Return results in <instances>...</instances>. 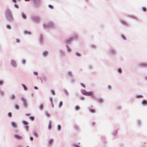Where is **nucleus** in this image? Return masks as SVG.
I'll return each instance as SVG.
<instances>
[{
  "label": "nucleus",
  "mask_w": 147,
  "mask_h": 147,
  "mask_svg": "<svg viewBox=\"0 0 147 147\" xmlns=\"http://www.w3.org/2000/svg\"><path fill=\"white\" fill-rule=\"evenodd\" d=\"M5 15L7 18L9 20H11L13 19V18L10 10L7 9L6 10Z\"/></svg>",
  "instance_id": "1"
},
{
  "label": "nucleus",
  "mask_w": 147,
  "mask_h": 147,
  "mask_svg": "<svg viewBox=\"0 0 147 147\" xmlns=\"http://www.w3.org/2000/svg\"><path fill=\"white\" fill-rule=\"evenodd\" d=\"M74 40L72 37H70L66 39L65 40V43L66 45H70L72 43Z\"/></svg>",
  "instance_id": "2"
},
{
  "label": "nucleus",
  "mask_w": 147,
  "mask_h": 147,
  "mask_svg": "<svg viewBox=\"0 0 147 147\" xmlns=\"http://www.w3.org/2000/svg\"><path fill=\"white\" fill-rule=\"evenodd\" d=\"M116 49L113 47H111L109 50V53L112 56L115 55L116 54Z\"/></svg>",
  "instance_id": "3"
},
{
  "label": "nucleus",
  "mask_w": 147,
  "mask_h": 147,
  "mask_svg": "<svg viewBox=\"0 0 147 147\" xmlns=\"http://www.w3.org/2000/svg\"><path fill=\"white\" fill-rule=\"evenodd\" d=\"M86 96H90L92 98H94L95 97V96L93 92L90 91L89 92H86Z\"/></svg>",
  "instance_id": "4"
},
{
  "label": "nucleus",
  "mask_w": 147,
  "mask_h": 147,
  "mask_svg": "<svg viewBox=\"0 0 147 147\" xmlns=\"http://www.w3.org/2000/svg\"><path fill=\"white\" fill-rule=\"evenodd\" d=\"M136 125L138 127L140 128L142 125V120L140 119H138L136 120Z\"/></svg>",
  "instance_id": "5"
},
{
  "label": "nucleus",
  "mask_w": 147,
  "mask_h": 147,
  "mask_svg": "<svg viewBox=\"0 0 147 147\" xmlns=\"http://www.w3.org/2000/svg\"><path fill=\"white\" fill-rule=\"evenodd\" d=\"M72 36L71 37H72L74 40H76L78 38V35L76 33L73 32L71 34Z\"/></svg>",
  "instance_id": "6"
},
{
  "label": "nucleus",
  "mask_w": 147,
  "mask_h": 147,
  "mask_svg": "<svg viewBox=\"0 0 147 147\" xmlns=\"http://www.w3.org/2000/svg\"><path fill=\"white\" fill-rule=\"evenodd\" d=\"M120 22L122 25L125 26L127 27L129 26V24L128 23L122 19H121L120 20Z\"/></svg>",
  "instance_id": "7"
},
{
  "label": "nucleus",
  "mask_w": 147,
  "mask_h": 147,
  "mask_svg": "<svg viewBox=\"0 0 147 147\" xmlns=\"http://www.w3.org/2000/svg\"><path fill=\"white\" fill-rule=\"evenodd\" d=\"M73 127L74 129L77 131H80V128L78 125L76 124H74Z\"/></svg>",
  "instance_id": "8"
},
{
  "label": "nucleus",
  "mask_w": 147,
  "mask_h": 147,
  "mask_svg": "<svg viewBox=\"0 0 147 147\" xmlns=\"http://www.w3.org/2000/svg\"><path fill=\"white\" fill-rule=\"evenodd\" d=\"M139 67L143 68H146L147 67V63H141L138 64Z\"/></svg>",
  "instance_id": "9"
},
{
  "label": "nucleus",
  "mask_w": 147,
  "mask_h": 147,
  "mask_svg": "<svg viewBox=\"0 0 147 147\" xmlns=\"http://www.w3.org/2000/svg\"><path fill=\"white\" fill-rule=\"evenodd\" d=\"M88 110L91 113H94L96 112V111L95 109L91 108L90 107L88 108Z\"/></svg>",
  "instance_id": "10"
},
{
  "label": "nucleus",
  "mask_w": 147,
  "mask_h": 147,
  "mask_svg": "<svg viewBox=\"0 0 147 147\" xmlns=\"http://www.w3.org/2000/svg\"><path fill=\"white\" fill-rule=\"evenodd\" d=\"M128 17L136 20H138V18L136 17L133 15H129L128 16Z\"/></svg>",
  "instance_id": "11"
},
{
  "label": "nucleus",
  "mask_w": 147,
  "mask_h": 147,
  "mask_svg": "<svg viewBox=\"0 0 147 147\" xmlns=\"http://www.w3.org/2000/svg\"><path fill=\"white\" fill-rule=\"evenodd\" d=\"M18 140H22L23 139V137L22 136H20L18 134H16L14 136Z\"/></svg>",
  "instance_id": "12"
},
{
  "label": "nucleus",
  "mask_w": 147,
  "mask_h": 147,
  "mask_svg": "<svg viewBox=\"0 0 147 147\" xmlns=\"http://www.w3.org/2000/svg\"><path fill=\"white\" fill-rule=\"evenodd\" d=\"M67 75L70 77L73 76V74L72 72L70 71H68L67 72Z\"/></svg>",
  "instance_id": "13"
},
{
  "label": "nucleus",
  "mask_w": 147,
  "mask_h": 147,
  "mask_svg": "<svg viewBox=\"0 0 147 147\" xmlns=\"http://www.w3.org/2000/svg\"><path fill=\"white\" fill-rule=\"evenodd\" d=\"M118 129H116L115 130H114L113 131V133H112V135L113 136H116L117 135V134L118 132Z\"/></svg>",
  "instance_id": "14"
},
{
  "label": "nucleus",
  "mask_w": 147,
  "mask_h": 147,
  "mask_svg": "<svg viewBox=\"0 0 147 147\" xmlns=\"http://www.w3.org/2000/svg\"><path fill=\"white\" fill-rule=\"evenodd\" d=\"M21 100L23 101L24 105L25 107H27V106L26 102L25 99L23 98H21Z\"/></svg>",
  "instance_id": "15"
},
{
  "label": "nucleus",
  "mask_w": 147,
  "mask_h": 147,
  "mask_svg": "<svg viewBox=\"0 0 147 147\" xmlns=\"http://www.w3.org/2000/svg\"><path fill=\"white\" fill-rule=\"evenodd\" d=\"M98 102L100 103H102L104 102L103 99L102 98H99L98 100Z\"/></svg>",
  "instance_id": "16"
},
{
  "label": "nucleus",
  "mask_w": 147,
  "mask_h": 147,
  "mask_svg": "<svg viewBox=\"0 0 147 147\" xmlns=\"http://www.w3.org/2000/svg\"><path fill=\"white\" fill-rule=\"evenodd\" d=\"M146 103V100L145 99H143L142 102V104L143 106H145L146 105H147Z\"/></svg>",
  "instance_id": "17"
},
{
  "label": "nucleus",
  "mask_w": 147,
  "mask_h": 147,
  "mask_svg": "<svg viewBox=\"0 0 147 147\" xmlns=\"http://www.w3.org/2000/svg\"><path fill=\"white\" fill-rule=\"evenodd\" d=\"M66 47L67 48V51L68 52H70L71 51V49L69 48L68 45H66Z\"/></svg>",
  "instance_id": "18"
},
{
  "label": "nucleus",
  "mask_w": 147,
  "mask_h": 147,
  "mask_svg": "<svg viewBox=\"0 0 147 147\" xmlns=\"http://www.w3.org/2000/svg\"><path fill=\"white\" fill-rule=\"evenodd\" d=\"M90 47L91 48L93 49H95L96 48V45L93 44H90Z\"/></svg>",
  "instance_id": "19"
},
{
  "label": "nucleus",
  "mask_w": 147,
  "mask_h": 147,
  "mask_svg": "<svg viewBox=\"0 0 147 147\" xmlns=\"http://www.w3.org/2000/svg\"><path fill=\"white\" fill-rule=\"evenodd\" d=\"M80 91L82 94L84 95H86L87 92L85 90L82 89H81Z\"/></svg>",
  "instance_id": "20"
},
{
  "label": "nucleus",
  "mask_w": 147,
  "mask_h": 147,
  "mask_svg": "<svg viewBox=\"0 0 147 147\" xmlns=\"http://www.w3.org/2000/svg\"><path fill=\"white\" fill-rule=\"evenodd\" d=\"M11 64L12 66L14 67H16V62L15 61L12 60L11 61Z\"/></svg>",
  "instance_id": "21"
},
{
  "label": "nucleus",
  "mask_w": 147,
  "mask_h": 147,
  "mask_svg": "<svg viewBox=\"0 0 147 147\" xmlns=\"http://www.w3.org/2000/svg\"><path fill=\"white\" fill-rule=\"evenodd\" d=\"M12 126L15 128H16L17 127V125L16 123L15 122H12L11 123Z\"/></svg>",
  "instance_id": "22"
},
{
  "label": "nucleus",
  "mask_w": 147,
  "mask_h": 147,
  "mask_svg": "<svg viewBox=\"0 0 147 147\" xmlns=\"http://www.w3.org/2000/svg\"><path fill=\"white\" fill-rule=\"evenodd\" d=\"M52 127V122L51 121H50L49 123L48 128L49 129H50Z\"/></svg>",
  "instance_id": "23"
},
{
  "label": "nucleus",
  "mask_w": 147,
  "mask_h": 147,
  "mask_svg": "<svg viewBox=\"0 0 147 147\" xmlns=\"http://www.w3.org/2000/svg\"><path fill=\"white\" fill-rule=\"evenodd\" d=\"M33 134V135L36 137H38V134L36 131H34Z\"/></svg>",
  "instance_id": "24"
},
{
  "label": "nucleus",
  "mask_w": 147,
  "mask_h": 147,
  "mask_svg": "<svg viewBox=\"0 0 147 147\" xmlns=\"http://www.w3.org/2000/svg\"><path fill=\"white\" fill-rule=\"evenodd\" d=\"M117 71L120 74H121L122 73V70L120 67H119L117 69Z\"/></svg>",
  "instance_id": "25"
},
{
  "label": "nucleus",
  "mask_w": 147,
  "mask_h": 147,
  "mask_svg": "<svg viewBox=\"0 0 147 147\" xmlns=\"http://www.w3.org/2000/svg\"><path fill=\"white\" fill-rule=\"evenodd\" d=\"M75 81V79L73 78H71L70 79V82L71 83L74 84Z\"/></svg>",
  "instance_id": "26"
},
{
  "label": "nucleus",
  "mask_w": 147,
  "mask_h": 147,
  "mask_svg": "<svg viewBox=\"0 0 147 147\" xmlns=\"http://www.w3.org/2000/svg\"><path fill=\"white\" fill-rule=\"evenodd\" d=\"M116 108L117 110H120L122 109V107L121 106L119 105L116 107Z\"/></svg>",
  "instance_id": "27"
},
{
  "label": "nucleus",
  "mask_w": 147,
  "mask_h": 147,
  "mask_svg": "<svg viewBox=\"0 0 147 147\" xmlns=\"http://www.w3.org/2000/svg\"><path fill=\"white\" fill-rule=\"evenodd\" d=\"M76 55L77 56L79 57H80L81 56V54L80 53H79L78 52H76Z\"/></svg>",
  "instance_id": "28"
},
{
  "label": "nucleus",
  "mask_w": 147,
  "mask_h": 147,
  "mask_svg": "<svg viewBox=\"0 0 147 147\" xmlns=\"http://www.w3.org/2000/svg\"><path fill=\"white\" fill-rule=\"evenodd\" d=\"M72 146L73 147H80V146L75 144H72Z\"/></svg>",
  "instance_id": "29"
},
{
  "label": "nucleus",
  "mask_w": 147,
  "mask_h": 147,
  "mask_svg": "<svg viewBox=\"0 0 147 147\" xmlns=\"http://www.w3.org/2000/svg\"><path fill=\"white\" fill-rule=\"evenodd\" d=\"M75 109L76 110L78 111V110H79L80 109V107L78 106H76L75 107Z\"/></svg>",
  "instance_id": "30"
},
{
  "label": "nucleus",
  "mask_w": 147,
  "mask_h": 147,
  "mask_svg": "<svg viewBox=\"0 0 147 147\" xmlns=\"http://www.w3.org/2000/svg\"><path fill=\"white\" fill-rule=\"evenodd\" d=\"M33 20L34 21H38L39 20V18L38 17H35L33 18Z\"/></svg>",
  "instance_id": "31"
},
{
  "label": "nucleus",
  "mask_w": 147,
  "mask_h": 147,
  "mask_svg": "<svg viewBox=\"0 0 147 147\" xmlns=\"http://www.w3.org/2000/svg\"><path fill=\"white\" fill-rule=\"evenodd\" d=\"M22 17L24 18V19H26V15L24 13H22Z\"/></svg>",
  "instance_id": "32"
},
{
  "label": "nucleus",
  "mask_w": 147,
  "mask_h": 147,
  "mask_svg": "<svg viewBox=\"0 0 147 147\" xmlns=\"http://www.w3.org/2000/svg\"><path fill=\"white\" fill-rule=\"evenodd\" d=\"M15 107L16 109H19V105L17 104L15 105Z\"/></svg>",
  "instance_id": "33"
},
{
  "label": "nucleus",
  "mask_w": 147,
  "mask_h": 147,
  "mask_svg": "<svg viewBox=\"0 0 147 147\" xmlns=\"http://www.w3.org/2000/svg\"><path fill=\"white\" fill-rule=\"evenodd\" d=\"M43 105L42 104H40L39 106V108L40 110H42L43 109Z\"/></svg>",
  "instance_id": "34"
},
{
  "label": "nucleus",
  "mask_w": 147,
  "mask_h": 147,
  "mask_svg": "<svg viewBox=\"0 0 147 147\" xmlns=\"http://www.w3.org/2000/svg\"><path fill=\"white\" fill-rule=\"evenodd\" d=\"M65 94L67 96H68L69 95V93L67 90L65 89Z\"/></svg>",
  "instance_id": "35"
},
{
  "label": "nucleus",
  "mask_w": 147,
  "mask_h": 147,
  "mask_svg": "<svg viewBox=\"0 0 147 147\" xmlns=\"http://www.w3.org/2000/svg\"><path fill=\"white\" fill-rule=\"evenodd\" d=\"M121 37L124 40H126V38L124 35H121Z\"/></svg>",
  "instance_id": "36"
},
{
  "label": "nucleus",
  "mask_w": 147,
  "mask_h": 147,
  "mask_svg": "<svg viewBox=\"0 0 147 147\" xmlns=\"http://www.w3.org/2000/svg\"><path fill=\"white\" fill-rule=\"evenodd\" d=\"M142 9L144 12H146L147 10L146 8L145 7H142Z\"/></svg>",
  "instance_id": "37"
},
{
  "label": "nucleus",
  "mask_w": 147,
  "mask_h": 147,
  "mask_svg": "<svg viewBox=\"0 0 147 147\" xmlns=\"http://www.w3.org/2000/svg\"><path fill=\"white\" fill-rule=\"evenodd\" d=\"M48 54V53L47 51H45L43 52V54L45 56H46Z\"/></svg>",
  "instance_id": "38"
},
{
  "label": "nucleus",
  "mask_w": 147,
  "mask_h": 147,
  "mask_svg": "<svg viewBox=\"0 0 147 147\" xmlns=\"http://www.w3.org/2000/svg\"><path fill=\"white\" fill-rule=\"evenodd\" d=\"M22 85L24 87V90H27V88L25 85L24 84H22Z\"/></svg>",
  "instance_id": "39"
},
{
  "label": "nucleus",
  "mask_w": 147,
  "mask_h": 147,
  "mask_svg": "<svg viewBox=\"0 0 147 147\" xmlns=\"http://www.w3.org/2000/svg\"><path fill=\"white\" fill-rule=\"evenodd\" d=\"M51 93L53 95H55V93L53 90H51Z\"/></svg>",
  "instance_id": "40"
},
{
  "label": "nucleus",
  "mask_w": 147,
  "mask_h": 147,
  "mask_svg": "<svg viewBox=\"0 0 147 147\" xmlns=\"http://www.w3.org/2000/svg\"><path fill=\"white\" fill-rule=\"evenodd\" d=\"M15 96L14 95H12L11 97V98L12 99H14L15 98Z\"/></svg>",
  "instance_id": "41"
},
{
  "label": "nucleus",
  "mask_w": 147,
  "mask_h": 147,
  "mask_svg": "<svg viewBox=\"0 0 147 147\" xmlns=\"http://www.w3.org/2000/svg\"><path fill=\"white\" fill-rule=\"evenodd\" d=\"M61 129V126L60 125H58L57 126V129L58 131H59Z\"/></svg>",
  "instance_id": "42"
},
{
  "label": "nucleus",
  "mask_w": 147,
  "mask_h": 147,
  "mask_svg": "<svg viewBox=\"0 0 147 147\" xmlns=\"http://www.w3.org/2000/svg\"><path fill=\"white\" fill-rule=\"evenodd\" d=\"M140 96L143 97V96L142 95H137L136 96V97L137 98H139Z\"/></svg>",
  "instance_id": "43"
},
{
  "label": "nucleus",
  "mask_w": 147,
  "mask_h": 147,
  "mask_svg": "<svg viewBox=\"0 0 147 147\" xmlns=\"http://www.w3.org/2000/svg\"><path fill=\"white\" fill-rule=\"evenodd\" d=\"M88 68L90 69H92L93 68L92 66L91 65H90L88 66Z\"/></svg>",
  "instance_id": "44"
},
{
  "label": "nucleus",
  "mask_w": 147,
  "mask_h": 147,
  "mask_svg": "<svg viewBox=\"0 0 147 147\" xmlns=\"http://www.w3.org/2000/svg\"><path fill=\"white\" fill-rule=\"evenodd\" d=\"M85 98L83 96L80 97V100H84Z\"/></svg>",
  "instance_id": "45"
},
{
  "label": "nucleus",
  "mask_w": 147,
  "mask_h": 147,
  "mask_svg": "<svg viewBox=\"0 0 147 147\" xmlns=\"http://www.w3.org/2000/svg\"><path fill=\"white\" fill-rule=\"evenodd\" d=\"M23 123L25 125H27L28 123L26 121H23Z\"/></svg>",
  "instance_id": "46"
},
{
  "label": "nucleus",
  "mask_w": 147,
  "mask_h": 147,
  "mask_svg": "<svg viewBox=\"0 0 147 147\" xmlns=\"http://www.w3.org/2000/svg\"><path fill=\"white\" fill-rule=\"evenodd\" d=\"M80 84V85L82 86L83 88H86L85 85L84 84H83V83H81Z\"/></svg>",
  "instance_id": "47"
},
{
  "label": "nucleus",
  "mask_w": 147,
  "mask_h": 147,
  "mask_svg": "<svg viewBox=\"0 0 147 147\" xmlns=\"http://www.w3.org/2000/svg\"><path fill=\"white\" fill-rule=\"evenodd\" d=\"M30 119H31V120L32 121H33L34 119V117L33 116H30Z\"/></svg>",
  "instance_id": "48"
},
{
  "label": "nucleus",
  "mask_w": 147,
  "mask_h": 147,
  "mask_svg": "<svg viewBox=\"0 0 147 147\" xmlns=\"http://www.w3.org/2000/svg\"><path fill=\"white\" fill-rule=\"evenodd\" d=\"M62 102H60L59 103V107H60L62 105Z\"/></svg>",
  "instance_id": "49"
},
{
  "label": "nucleus",
  "mask_w": 147,
  "mask_h": 147,
  "mask_svg": "<svg viewBox=\"0 0 147 147\" xmlns=\"http://www.w3.org/2000/svg\"><path fill=\"white\" fill-rule=\"evenodd\" d=\"M53 142V139H51L49 140V142L50 144H52Z\"/></svg>",
  "instance_id": "50"
},
{
  "label": "nucleus",
  "mask_w": 147,
  "mask_h": 147,
  "mask_svg": "<svg viewBox=\"0 0 147 147\" xmlns=\"http://www.w3.org/2000/svg\"><path fill=\"white\" fill-rule=\"evenodd\" d=\"M8 115L10 117H11L12 116V113L11 112L9 113L8 114Z\"/></svg>",
  "instance_id": "51"
},
{
  "label": "nucleus",
  "mask_w": 147,
  "mask_h": 147,
  "mask_svg": "<svg viewBox=\"0 0 147 147\" xmlns=\"http://www.w3.org/2000/svg\"><path fill=\"white\" fill-rule=\"evenodd\" d=\"M50 101H51V103L52 104H53V98H52V97H51L50 98Z\"/></svg>",
  "instance_id": "52"
},
{
  "label": "nucleus",
  "mask_w": 147,
  "mask_h": 147,
  "mask_svg": "<svg viewBox=\"0 0 147 147\" xmlns=\"http://www.w3.org/2000/svg\"><path fill=\"white\" fill-rule=\"evenodd\" d=\"M49 7L50 8H51L52 9H53V7L51 5H49Z\"/></svg>",
  "instance_id": "53"
},
{
  "label": "nucleus",
  "mask_w": 147,
  "mask_h": 147,
  "mask_svg": "<svg viewBox=\"0 0 147 147\" xmlns=\"http://www.w3.org/2000/svg\"><path fill=\"white\" fill-rule=\"evenodd\" d=\"M7 27L8 28V29H10L11 28V26H10V25H7Z\"/></svg>",
  "instance_id": "54"
},
{
  "label": "nucleus",
  "mask_w": 147,
  "mask_h": 147,
  "mask_svg": "<svg viewBox=\"0 0 147 147\" xmlns=\"http://www.w3.org/2000/svg\"><path fill=\"white\" fill-rule=\"evenodd\" d=\"M108 88L110 90L111 89V87L109 85L108 86Z\"/></svg>",
  "instance_id": "55"
},
{
  "label": "nucleus",
  "mask_w": 147,
  "mask_h": 147,
  "mask_svg": "<svg viewBox=\"0 0 147 147\" xmlns=\"http://www.w3.org/2000/svg\"><path fill=\"white\" fill-rule=\"evenodd\" d=\"M3 84V82L2 80H0V85H2Z\"/></svg>",
  "instance_id": "56"
},
{
  "label": "nucleus",
  "mask_w": 147,
  "mask_h": 147,
  "mask_svg": "<svg viewBox=\"0 0 147 147\" xmlns=\"http://www.w3.org/2000/svg\"><path fill=\"white\" fill-rule=\"evenodd\" d=\"M15 7H16V8H18L19 7V6H18V5L16 4H15Z\"/></svg>",
  "instance_id": "57"
},
{
  "label": "nucleus",
  "mask_w": 147,
  "mask_h": 147,
  "mask_svg": "<svg viewBox=\"0 0 147 147\" xmlns=\"http://www.w3.org/2000/svg\"><path fill=\"white\" fill-rule=\"evenodd\" d=\"M144 79L145 81H147V76L144 77Z\"/></svg>",
  "instance_id": "58"
},
{
  "label": "nucleus",
  "mask_w": 147,
  "mask_h": 147,
  "mask_svg": "<svg viewBox=\"0 0 147 147\" xmlns=\"http://www.w3.org/2000/svg\"><path fill=\"white\" fill-rule=\"evenodd\" d=\"M16 41L17 42H20V40L18 39H17Z\"/></svg>",
  "instance_id": "59"
},
{
  "label": "nucleus",
  "mask_w": 147,
  "mask_h": 147,
  "mask_svg": "<svg viewBox=\"0 0 147 147\" xmlns=\"http://www.w3.org/2000/svg\"><path fill=\"white\" fill-rule=\"evenodd\" d=\"M95 122H93L92 123V126L94 125H95Z\"/></svg>",
  "instance_id": "60"
},
{
  "label": "nucleus",
  "mask_w": 147,
  "mask_h": 147,
  "mask_svg": "<svg viewBox=\"0 0 147 147\" xmlns=\"http://www.w3.org/2000/svg\"><path fill=\"white\" fill-rule=\"evenodd\" d=\"M34 74L36 75H38V73L36 72H34Z\"/></svg>",
  "instance_id": "61"
},
{
  "label": "nucleus",
  "mask_w": 147,
  "mask_h": 147,
  "mask_svg": "<svg viewBox=\"0 0 147 147\" xmlns=\"http://www.w3.org/2000/svg\"><path fill=\"white\" fill-rule=\"evenodd\" d=\"M30 139L32 141L33 140V138L32 137H30Z\"/></svg>",
  "instance_id": "62"
},
{
  "label": "nucleus",
  "mask_w": 147,
  "mask_h": 147,
  "mask_svg": "<svg viewBox=\"0 0 147 147\" xmlns=\"http://www.w3.org/2000/svg\"><path fill=\"white\" fill-rule=\"evenodd\" d=\"M34 88L35 89H38V88L37 87L35 86L34 87Z\"/></svg>",
  "instance_id": "63"
},
{
  "label": "nucleus",
  "mask_w": 147,
  "mask_h": 147,
  "mask_svg": "<svg viewBox=\"0 0 147 147\" xmlns=\"http://www.w3.org/2000/svg\"><path fill=\"white\" fill-rule=\"evenodd\" d=\"M40 38L41 39V40H42L43 39V36H40Z\"/></svg>",
  "instance_id": "64"
}]
</instances>
